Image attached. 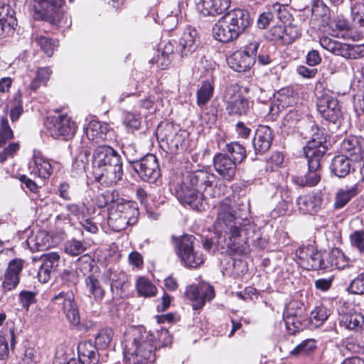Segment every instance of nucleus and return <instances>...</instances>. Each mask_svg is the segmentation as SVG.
I'll return each mask as SVG.
<instances>
[{"label": "nucleus", "mask_w": 364, "mask_h": 364, "mask_svg": "<svg viewBox=\"0 0 364 364\" xmlns=\"http://www.w3.org/2000/svg\"><path fill=\"white\" fill-rule=\"evenodd\" d=\"M31 173L41 178H49L53 173V166L40 151L34 150L31 161L29 164Z\"/></svg>", "instance_id": "nucleus-25"}, {"label": "nucleus", "mask_w": 364, "mask_h": 364, "mask_svg": "<svg viewBox=\"0 0 364 364\" xmlns=\"http://www.w3.org/2000/svg\"><path fill=\"white\" fill-rule=\"evenodd\" d=\"M319 43L323 48L348 60H356L364 57V44L350 45L328 36L320 38Z\"/></svg>", "instance_id": "nucleus-8"}, {"label": "nucleus", "mask_w": 364, "mask_h": 364, "mask_svg": "<svg viewBox=\"0 0 364 364\" xmlns=\"http://www.w3.org/2000/svg\"><path fill=\"white\" fill-rule=\"evenodd\" d=\"M301 115L302 112L297 108L289 109L284 117L282 126L284 127H287L289 129L294 128L296 123L300 120Z\"/></svg>", "instance_id": "nucleus-51"}, {"label": "nucleus", "mask_w": 364, "mask_h": 364, "mask_svg": "<svg viewBox=\"0 0 364 364\" xmlns=\"http://www.w3.org/2000/svg\"><path fill=\"white\" fill-rule=\"evenodd\" d=\"M175 195L178 201L185 207L201 211L205 208V201L203 193L191 185L186 184L182 180L181 183L174 188Z\"/></svg>", "instance_id": "nucleus-12"}, {"label": "nucleus", "mask_w": 364, "mask_h": 364, "mask_svg": "<svg viewBox=\"0 0 364 364\" xmlns=\"http://www.w3.org/2000/svg\"><path fill=\"white\" fill-rule=\"evenodd\" d=\"M316 132L312 135V138L309 141L308 144L304 147V154L306 156L309 155V152H315L317 154L318 151L323 150V155L327 151L326 135L323 131L320 129L318 127H316Z\"/></svg>", "instance_id": "nucleus-36"}, {"label": "nucleus", "mask_w": 364, "mask_h": 364, "mask_svg": "<svg viewBox=\"0 0 364 364\" xmlns=\"http://www.w3.org/2000/svg\"><path fill=\"white\" fill-rule=\"evenodd\" d=\"M315 152H309L306 156L308 161V171L303 176H293L291 179L296 185L304 186H314L321 180V161L323 157V150Z\"/></svg>", "instance_id": "nucleus-10"}, {"label": "nucleus", "mask_w": 364, "mask_h": 364, "mask_svg": "<svg viewBox=\"0 0 364 364\" xmlns=\"http://www.w3.org/2000/svg\"><path fill=\"white\" fill-rule=\"evenodd\" d=\"M16 26L15 11L9 4H0V38L11 36Z\"/></svg>", "instance_id": "nucleus-23"}, {"label": "nucleus", "mask_w": 364, "mask_h": 364, "mask_svg": "<svg viewBox=\"0 0 364 364\" xmlns=\"http://www.w3.org/2000/svg\"><path fill=\"white\" fill-rule=\"evenodd\" d=\"M274 14L270 11H264L262 13L257 19V26L260 29L266 28L270 23L271 21H273Z\"/></svg>", "instance_id": "nucleus-63"}, {"label": "nucleus", "mask_w": 364, "mask_h": 364, "mask_svg": "<svg viewBox=\"0 0 364 364\" xmlns=\"http://www.w3.org/2000/svg\"><path fill=\"white\" fill-rule=\"evenodd\" d=\"M176 254L181 262L187 267L196 268L203 263V254L195 250V237L191 235H184L178 238L173 236Z\"/></svg>", "instance_id": "nucleus-7"}, {"label": "nucleus", "mask_w": 364, "mask_h": 364, "mask_svg": "<svg viewBox=\"0 0 364 364\" xmlns=\"http://www.w3.org/2000/svg\"><path fill=\"white\" fill-rule=\"evenodd\" d=\"M215 176L206 169H198L186 172L183 179L186 184L191 185L203 193L208 188L211 187L215 181Z\"/></svg>", "instance_id": "nucleus-18"}, {"label": "nucleus", "mask_w": 364, "mask_h": 364, "mask_svg": "<svg viewBox=\"0 0 364 364\" xmlns=\"http://www.w3.org/2000/svg\"><path fill=\"white\" fill-rule=\"evenodd\" d=\"M330 313L323 306H316L310 314V322L315 327L320 326L329 316Z\"/></svg>", "instance_id": "nucleus-44"}, {"label": "nucleus", "mask_w": 364, "mask_h": 364, "mask_svg": "<svg viewBox=\"0 0 364 364\" xmlns=\"http://www.w3.org/2000/svg\"><path fill=\"white\" fill-rule=\"evenodd\" d=\"M349 241L353 249L360 254H364V230L353 231L349 235Z\"/></svg>", "instance_id": "nucleus-47"}, {"label": "nucleus", "mask_w": 364, "mask_h": 364, "mask_svg": "<svg viewBox=\"0 0 364 364\" xmlns=\"http://www.w3.org/2000/svg\"><path fill=\"white\" fill-rule=\"evenodd\" d=\"M20 144L18 142H11L0 151V163L3 164L9 159L13 158L18 151Z\"/></svg>", "instance_id": "nucleus-56"}, {"label": "nucleus", "mask_w": 364, "mask_h": 364, "mask_svg": "<svg viewBox=\"0 0 364 364\" xmlns=\"http://www.w3.org/2000/svg\"><path fill=\"white\" fill-rule=\"evenodd\" d=\"M138 293L145 297L153 296L156 293V287L145 277H139L136 282Z\"/></svg>", "instance_id": "nucleus-45"}, {"label": "nucleus", "mask_w": 364, "mask_h": 364, "mask_svg": "<svg viewBox=\"0 0 364 364\" xmlns=\"http://www.w3.org/2000/svg\"><path fill=\"white\" fill-rule=\"evenodd\" d=\"M351 14L353 23L364 31V4H355L351 6Z\"/></svg>", "instance_id": "nucleus-53"}, {"label": "nucleus", "mask_w": 364, "mask_h": 364, "mask_svg": "<svg viewBox=\"0 0 364 364\" xmlns=\"http://www.w3.org/2000/svg\"><path fill=\"white\" fill-rule=\"evenodd\" d=\"M303 311V305L298 301H292L286 307L283 316L289 333L294 334L302 330L301 318Z\"/></svg>", "instance_id": "nucleus-19"}, {"label": "nucleus", "mask_w": 364, "mask_h": 364, "mask_svg": "<svg viewBox=\"0 0 364 364\" xmlns=\"http://www.w3.org/2000/svg\"><path fill=\"white\" fill-rule=\"evenodd\" d=\"M213 166L216 172L226 181H232L235 176L237 163L227 154H215L213 157Z\"/></svg>", "instance_id": "nucleus-22"}, {"label": "nucleus", "mask_w": 364, "mask_h": 364, "mask_svg": "<svg viewBox=\"0 0 364 364\" xmlns=\"http://www.w3.org/2000/svg\"><path fill=\"white\" fill-rule=\"evenodd\" d=\"M138 208L134 202H117V206L109 213L108 225L114 232H120L137 221Z\"/></svg>", "instance_id": "nucleus-6"}, {"label": "nucleus", "mask_w": 364, "mask_h": 364, "mask_svg": "<svg viewBox=\"0 0 364 364\" xmlns=\"http://www.w3.org/2000/svg\"><path fill=\"white\" fill-rule=\"evenodd\" d=\"M122 122L128 132H134L141 127L140 118L129 112H123Z\"/></svg>", "instance_id": "nucleus-52"}, {"label": "nucleus", "mask_w": 364, "mask_h": 364, "mask_svg": "<svg viewBox=\"0 0 364 364\" xmlns=\"http://www.w3.org/2000/svg\"><path fill=\"white\" fill-rule=\"evenodd\" d=\"M196 36V30L188 28L184 31L179 39L177 47V52L180 53L181 57H188L196 51L198 48Z\"/></svg>", "instance_id": "nucleus-31"}, {"label": "nucleus", "mask_w": 364, "mask_h": 364, "mask_svg": "<svg viewBox=\"0 0 364 364\" xmlns=\"http://www.w3.org/2000/svg\"><path fill=\"white\" fill-rule=\"evenodd\" d=\"M295 103V97L292 90L289 89L280 90L277 96V100L272 104L269 109L272 112L274 107H277V112H281L284 108L291 107Z\"/></svg>", "instance_id": "nucleus-37"}, {"label": "nucleus", "mask_w": 364, "mask_h": 364, "mask_svg": "<svg viewBox=\"0 0 364 364\" xmlns=\"http://www.w3.org/2000/svg\"><path fill=\"white\" fill-rule=\"evenodd\" d=\"M213 35L215 40L222 43H229L239 37L223 16L213 26Z\"/></svg>", "instance_id": "nucleus-33"}, {"label": "nucleus", "mask_w": 364, "mask_h": 364, "mask_svg": "<svg viewBox=\"0 0 364 364\" xmlns=\"http://www.w3.org/2000/svg\"><path fill=\"white\" fill-rule=\"evenodd\" d=\"M259 45V41L258 39L253 38L252 40L248 41V43L244 47L243 50L241 51L243 52L245 55L251 57L252 60H255V63L257 52Z\"/></svg>", "instance_id": "nucleus-60"}, {"label": "nucleus", "mask_w": 364, "mask_h": 364, "mask_svg": "<svg viewBox=\"0 0 364 364\" xmlns=\"http://www.w3.org/2000/svg\"><path fill=\"white\" fill-rule=\"evenodd\" d=\"M111 132L109 124L97 120H92L85 129V134L90 141L99 144L106 140L107 134Z\"/></svg>", "instance_id": "nucleus-29"}, {"label": "nucleus", "mask_w": 364, "mask_h": 364, "mask_svg": "<svg viewBox=\"0 0 364 364\" xmlns=\"http://www.w3.org/2000/svg\"><path fill=\"white\" fill-rule=\"evenodd\" d=\"M296 255L305 269L314 271L322 269V251H318L314 245L300 247L296 250Z\"/></svg>", "instance_id": "nucleus-17"}, {"label": "nucleus", "mask_w": 364, "mask_h": 364, "mask_svg": "<svg viewBox=\"0 0 364 364\" xmlns=\"http://www.w3.org/2000/svg\"><path fill=\"white\" fill-rule=\"evenodd\" d=\"M51 300L54 304L62 306L63 313L71 325L75 326L80 323L79 310L73 291H62L55 294Z\"/></svg>", "instance_id": "nucleus-15"}, {"label": "nucleus", "mask_w": 364, "mask_h": 364, "mask_svg": "<svg viewBox=\"0 0 364 364\" xmlns=\"http://www.w3.org/2000/svg\"><path fill=\"white\" fill-rule=\"evenodd\" d=\"M46 127L50 136L55 139L62 136L68 139L75 135L77 130V125L72 118L60 112L48 117Z\"/></svg>", "instance_id": "nucleus-9"}, {"label": "nucleus", "mask_w": 364, "mask_h": 364, "mask_svg": "<svg viewBox=\"0 0 364 364\" xmlns=\"http://www.w3.org/2000/svg\"><path fill=\"white\" fill-rule=\"evenodd\" d=\"M317 110L321 117L327 122L332 132H346L350 122L339 102L331 96H323L318 100Z\"/></svg>", "instance_id": "nucleus-4"}, {"label": "nucleus", "mask_w": 364, "mask_h": 364, "mask_svg": "<svg viewBox=\"0 0 364 364\" xmlns=\"http://www.w3.org/2000/svg\"><path fill=\"white\" fill-rule=\"evenodd\" d=\"M284 43H291L299 38L301 34L300 28L296 25L289 24L284 26Z\"/></svg>", "instance_id": "nucleus-59"}, {"label": "nucleus", "mask_w": 364, "mask_h": 364, "mask_svg": "<svg viewBox=\"0 0 364 364\" xmlns=\"http://www.w3.org/2000/svg\"><path fill=\"white\" fill-rule=\"evenodd\" d=\"M328 7L321 0H314L311 6V14L316 18L323 17L327 14Z\"/></svg>", "instance_id": "nucleus-62"}, {"label": "nucleus", "mask_w": 364, "mask_h": 364, "mask_svg": "<svg viewBox=\"0 0 364 364\" xmlns=\"http://www.w3.org/2000/svg\"><path fill=\"white\" fill-rule=\"evenodd\" d=\"M348 291L354 294L364 293V272L358 275L349 284Z\"/></svg>", "instance_id": "nucleus-57"}, {"label": "nucleus", "mask_w": 364, "mask_h": 364, "mask_svg": "<svg viewBox=\"0 0 364 364\" xmlns=\"http://www.w3.org/2000/svg\"><path fill=\"white\" fill-rule=\"evenodd\" d=\"M155 338L146 331L134 330L123 342L124 353L129 359L133 358L136 362H154L156 360Z\"/></svg>", "instance_id": "nucleus-3"}, {"label": "nucleus", "mask_w": 364, "mask_h": 364, "mask_svg": "<svg viewBox=\"0 0 364 364\" xmlns=\"http://www.w3.org/2000/svg\"><path fill=\"white\" fill-rule=\"evenodd\" d=\"M234 204L230 198H225L220 202L215 222V237L203 240L205 250L208 251L215 245L222 253L242 255L246 252L242 233L250 225L249 213L247 207L237 208V211Z\"/></svg>", "instance_id": "nucleus-1"}, {"label": "nucleus", "mask_w": 364, "mask_h": 364, "mask_svg": "<svg viewBox=\"0 0 364 364\" xmlns=\"http://www.w3.org/2000/svg\"><path fill=\"white\" fill-rule=\"evenodd\" d=\"M272 130L268 126L260 125L256 129L252 139V145L255 153L264 154L271 147L273 141Z\"/></svg>", "instance_id": "nucleus-26"}, {"label": "nucleus", "mask_w": 364, "mask_h": 364, "mask_svg": "<svg viewBox=\"0 0 364 364\" xmlns=\"http://www.w3.org/2000/svg\"><path fill=\"white\" fill-rule=\"evenodd\" d=\"M60 257L58 253L53 252L43 255L39 261L41 262L39 267L37 277L41 283H46L50 279L52 272L58 266Z\"/></svg>", "instance_id": "nucleus-24"}, {"label": "nucleus", "mask_w": 364, "mask_h": 364, "mask_svg": "<svg viewBox=\"0 0 364 364\" xmlns=\"http://www.w3.org/2000/svg\"><path fill=\"white\" fill-rule=\"evenodd\" d=\"M339 322L341 326L349 330H354L364 323V317L360 313L349 312L341 314Z\"/></svg>", "instance_id": "nucleus-40"}, {"label": "nucleus", "mask_w": 364, "mask_h": 364, "mask_svg": "<svg viewBox=\"0 0 364 364\" xmlns=\"http://www.w3.org/2000/svg\"><path fill=\"white\" fill-rule=\"evenodd\" d=\"M255 60H252L251 57L245 55V54L240 51L237 50L228 58V64L229 66L236 72H245L251 68L255 64Z\"/></svg>", "instance_id": "nucleus-34"}, {"label": "nucleus", "mask_w": 364, "mask_h": 364, "mask_svg": "<svg viewBox=\"0 0 364 364\" xmlns=\"http://www.w3.org/2000/svg\"><path fill=\"white\" fill-rule=\"evenodd\" d=\"M36 293L33 291H21L19 293V300L22 306L28 310L31 304L36 303Z\"/></svg>", "instance_id": "nucleus-61"}, {"label": "nucleus", "mask_w": 364, "mask_h": 364, "mask_svg": "<svg viewBox=\"0 0 364 364\" xmlns=\"http://www.w3.org/2000/svg\"><path fill=\"white\" fill-rule=\"evenodd\" d=\"M333 268L342 269L349 265V259L339 248L331 250Z\"/></svg>", "instance_id": "nucleus-50"}, {"label": "nucleus", "mask_w": 364, "mask_h": 364, "mask_svg": "<svg viewBox=\"0 0 364 364\" xmlns=\"http://www.w3.org/2000/svg\"><path fill=\"white\" fill-rule=\"evenodd\" d=\"M284 26L277 25L272 26L267 32L266 38L269 41H282V42L284 43Z\"/></svg>", "instance_id": "nucleus-58"}, {"label": "nucleus", "mask_w": 364, "mask_h": 364, "mask_svg": "<svg viewBox=\"0 0 364 364\" xmlns=\"http://www.w3.org/2000/svg\"><path fill=\"white\" fill-rule=\"evenodd\" d=\"M22 361L23 364H36L38 362L36 350L33 348H26Z\"/></svg>", "instance_id": "nucleus-64"}, {"label": "nucleus", "mask_w": 364, "mask_h": 364, "mask_svg": "<svg viewBox=\"0 0 364 364\" xmlns=\"http://www.w3.org/2000/svg\"><path fill=\"white\" fill-rule=\"evenodd\" d=\"M92 168L96 180L106 186L117 184L124 175L122 158L110 146L102 145L95 149Z\"/></svg>", "instance_id": "nucleus-2"}, {"label": "nucleus", "mask_w": 364, "mask_h": 364, "mask_svg": "<svg viewBox=\"0 0 364 364\" xmlns=\"http://www.w3.org/2000/svg\"><path fill=\"white\" fill-rule=\"evenodd\" d=\"M133 150L134 147L129 145L123 151L132 168L144 181L156 182L161 176V170L156 156L150 154L138 159L129 155Z\"/></svg>", "instance_id": "nucleus-5"}, {"label": "nucleus", "mask_w": 364, "mask_h": 364, "mask_svg": "<svg viewBox=\"0 0 364 364\" xmlns=\"http://www.w3.org/2000/svg\"><path fill=\"white\" fill-rule=\"evenodd\" d=\"M358 193L357 184L338 189L335 197L334 208L336 209L343 208Z\"/></svg>", "instance_id": "nucleus-38"}, {"label": "nucleus", "mask_w": 364, "mask_h": 364, "mask_svg": "<svg viewBox=\"0 0 364 364\" xmlns=\"http://www.w3.org/2000/svg\"><path fill=\"white\" fill-rule=\"evenodd\" d=\"M230 5V0H200L198 9L204 16H216L224 13Z\"/></svg>", "instance_id": "nucleus-28"}, {"label": "nucleus", "mask_w": 364, "mask_h": 364, "mask_svg": "<svg viewBox=\"0 0 364 364\" xmlns=\"http://www.w3.org/2000/svg\"><path fill=\"white\" fill-rule=\"evenodd\" d=\"M350 161L347 156L340 154L335 156L330 164V169L332 173L338 178L347 176L351 169Z\"/></svg>", "instance_id": "nucleus-35"}, {"label": "nucleus", "mask_w": 364, "mask_h": 364, "mask_svg": "<svg viewBox=\"0 0 364 364\" xmlns=\"http://www.w3.org/2000/svg\"><path fill=\"white\" fill-rule=\"evenodd\" d=\"M223 151L237 164L241 163L247 156L245 148L237 141L226 144Z\"/></svg>", "instance_id": "nucleus-41"}, {"label": "nucleus", "mask_w": 364, "mask_h": 364, "mask_svg": "<svg viewBox=\"0 0 364 364\" xmlns=\"http://www.w3.org/2000/svg\"><path fill=\"white\" fill-rule=\"evenodd\" d=\"M341 149L352 161L360 162L364 156V149L357 136H349L341 143Z\"/></svg>", "instance_id": "nucleus-27"}, {"label": "nucleus", "mask_w": 364, "mask_h": 364, "mask_svg": "<svg viewBox=\"0 0 364 364\" xmlns=\"http://www.w3.org/2000/svg\"><path fill=\"white\" fill-rule=\"evenodd\" d=\"M32 7L37 17L60 26L63 0H32Z\"/></svg>", "instance_id": "nucleus-13"}, {"label": "nucleus", "mask_w": 364, "mask_h": 364, "mask_svg": "<svg viewBox=\"0 0 364 364\" xmlns=\"http://www.w3.org/2000/svg\"><path fill=\"white\" fill-rule=\"evenodd\" d=\"M185 132H178L177 129L172 124L166 123L160 124L157 129L158 139L167 144L168 149L171 154L184 149Z\"/></svg>", "instance_id": "nucleus-14"}, {"label": "nucleus", "mask_w": 364, "mask_h": 364, "mask_svg": "<svg viewBox=\"0 0 364 364\" xmlns=\"http://www.w3.org/2000/svg\"><path fill=\"white\" fill-rule=\"evenodd\" d=\"M316 348V342L314 339H306L297 345L291 352V355H308Z\"/></svg>", "instance_id": "nucleus-49"}, {"label": "nucleus", "mask_w": 364, "mask_h": 364, "mask_svg": "<svg viewBox=\"0 0 364 364\" xmlns=\"http://www.w3.org/2000/svg\"><path fill=\"white\" fill-rule=\"evenodd\" d=\"M24 260L18 258L11 259L4 272L2 282L4 291L15 289L20 282V275L24 267Z\"/></svg>", "instance_id": "nucleus-20"}, {"label": "nucleus", "mask_w": 364, "mask_h": 364, "mask_svg": "<svg viewBox=\"0 0 364 364\" xmlns=\"http://www.w3.org/2000/svg\"><path fill=\"white\" fill-rule=\"evenodd\" d=\"M14 138V132L9 124L6 116L0 117V147L6 145L7 141Z\"/></svg>", "instance_id": "nucleus-46"}, {"label": "nucleus", "mask_w": 364, "mask_h": 364, "mask_svg": "<svg viewBox=\"0 0 364 364\" xmlns=\"http://www.w3.org/2000/svg\"><path fill=\"white\" fill-rule=\"evenodd\" d=\"M214 93L213 82L210 80H204L200 87L198 90L197 105L202 107L206 105L213 97Z\"/></svg>", "instance_id": "nucleus-42"}, {"label": "nucleus", "mask_w": 364, "mask_h": 364, "mask_svg": "<svg viewBox=\"0 0 364 364\" xmlns=\"http://www.w3.org/2000/svg\"><path fill=\"white\" fill-rule=\"evenodd\" d=\"M23 103L21 95L18 92L14 96V105L10 110V118L13 122L18 120L20 116L23 114Z\"/></svg>", "instance_id": "nucleus-55"}, {"label": "nucleus", "mask_w": 364, "mask_h": 364, "mask_svg": "<svg viewBox=\"0 0 364 364\" xmlns=\"http://www.w3.org/2000/svg\"><path fill=\"white\" fill-rule=\"evenodd\" d=\"M112 337L113 331L111 328H103L95 336V345L99 349H106L109 346Z\"/></svg>", "instance_id": "nucleus-48"}, {"label": "nucleus", "mask_w": 364, "mask_h": 364, "mask_svg": "<svg viewBox=\"0 0 364 364\" xmlns=\"http://www.w3.org/2000/svg\"><path fill=\"white\" fill-rule=\"evenodd\" d=\"M226 110L230 115L237 117L249 114L253 102L244 97L237 85L229 86L224 95Z\"/></svg>", "instance_id": "nucleus-11"}, {"label": "nucleus", "mask_w": 364, "mask_h": 364, "mask_svg": "<svg viewBox=\"0 0 364 364\" xmlns=\"http://www.w3.org/2000/svg\"><path fill=\"white\" fill-rule=\"evenodd\" d=\"M223 17L233 30L240 36L251 25L252 18L250 13L242 9H235L225 14Z\"/></svg>", "instance_id": "nucleus-21"}, {"label": "nucleus", "mask_w": 364, "mask_h": 364, "mask_svg": "<svg viewBox=\"0 0 364 364\" xmlns=\"http://www.w3.org/2000/svg\"><path fill=\"white\" fill-rule=\"evenodd\" d=\"M33 41L40 46L42 51L48 57L53 55L55 48L58 46V43L57 40L38 34L33 36Z\"/></svg>", "instance_id": "nucleus-43"}, {"label": "nucleus", "mask_w": 364, "mask_h": 364, "mask_svg": "<svg viewBox=\"0 0 364 364\" xmlns=\"http://www.w3.org/2000/svg\"><path fill=\"white\" fill-rule=\"evenodd\" d=\"M98 349L92 341H82L77 346L78 358L82 364H97L100 358Z\"/></svg>", "instance_id": "nucleus-32"}, {"label": "nucleus", "mask_w": 364, "mask_h": 364, "mask_svg": "<svg viewBox=\"0 0 364 364\" xmlns=\"http://www.w3.org/2000/svg\"><path fill=\"white\" fill-rule=\"evenodd\" d=\"M86 289L93 297L94 300L100 303L105 295V291L101 285L99 279L93 274H90L85 279Z\"/></svg>", "instance_id": "nucleus-39"}, {"label": "nucleus", "mask_w": 364, "mask_h": 364, "mask_svg": "<svg viewBox=\"0 0 364 364\" xmlns=\"http://www.w3.org/2000/svg\"><path fill=\"white\" fill-rule=\"evenodd\" d=\"M185 295L192 301L194 310L200 309L206 301H210L215 297L214 288L208 283L200 282L187 287Z\"/></svg>", "instance_id": "nucleus-16"}, {"label": "nucleus", "mask_w": 364, "mask_h": 364, "mask_svg": "<svg viewBox=\"0 0 364 364\" xmlns=\"http://www.w3.org/2000/svg\"><path fill=\"white\" fill-rule=\"evenodd\" d=\"M322 198L319 193H312L299 196L296 205L299 211L304 214H314L321 206Z\"/></svg>", "instance_id": "nucleus-30"}, {"label": "nucleus", "mask_w": 364, "mask_h": 364, "mask_svg": "<svg viewBox=\"0 0 364 364\" xmlns=\"http://www.w3.org/2000/svg\"><path fill=\"white\" fill-rule=\"evenodd\" d=\"M64 249L67 253L73 256L79 255L86 250L85 245L81 241L75 239L67 241Z\"/></svg>", "instance_id": "nucleus-54"}]
</instances>
